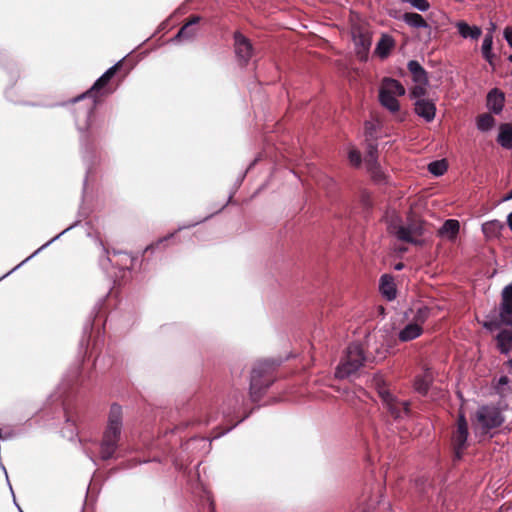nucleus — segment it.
Here are the masks:
<instances>
[{"label":"nucleus","instance_id":"obj_38","mask_svg":"<svg viewBox=\"0 0 512 512\" xmlns=\"http://www.w3.org/2000/svg\"><path fill=\"white\" fill-rule=\"evenodd\" d=\"M501 325H504L503 323H501V318L499 317V320H492V321H486L483 323V326L489 330H493V329H497L499 328Z\"/></svg>","mask_w":512,"mask_h":512},{"label":"nucleus","instance_id":"obj_25","mask_svg":"<svg viewBox=\"0 0 512 512\" xmlns=\"http://www.w3.org/2000/svg\"><path fill=\"white\" fill-rule=\"evenodd\" d=\"M119 68V64H116L109 68L92 86L89 93H94L105 87L108 82L112 79Z\"/></svg>","mask_w":512,"mask_h":512},{"label":"nucleus","instance_id":"obj_7","mask_svg":"<svg viewBox=\"0 0 512 512\" xmlns=\"http://www.w3.org/2000/svg\"><path fill=\"white\" fill-rule=\"evenodd\" d=\"M468 437V423L463 413H460L457 423V429L453 436V444L457 457H460V452L465 448Z\"/></svg>","mask_w":512,"mask_h":512},{"label":"nucleus","instance_id":"obj_21","mask_svg":"<svg viewBox=\"0 0 512 512\" xmlns=\"http://www.w3.org/2000/svg\"><path fill=\"white\" fill-rule=\"evenodd\" d=\"M497 141L502 147H504L506 149H512V126L511 125L502 124L500 126Z\"/></svg>","mask_w":512,"mask_h":512},{"label":"nucleus","instance_id":"obj_45","mask_svg":"<svg viewBox=\"0 0 512 512\" xmlns=\"http://www.w3.org/2000/svg\"><path fill=\"white\" fill-rule=\"evenodd\" d=\"M512 199V191L505 197V200Z\"/></svg>","mask_w":512,"mask_h":512},{"label":"nucleus","instance_id":"obj_3","mask_svg":"<svg viewBox=\"0 0 512 512\" xmlns=\"http://www.w3.org/2000/svg\"><path fill=\"white\" fill-rule=\"evenodd\" d=\"M366 361L367 357L362 346L359 343L350 344L336 368L335 377L345 379L356 375Z\"/></svg>","mask_w":512,"mask_h":512},{"label":"nucleus","instance_id":"obj_10","mask_svg":"<svg viewBox=\"0 0 512 512\" xmlns=\"http://www.w3.org/2000/svg\"><path fill=\"white\" fill-rule=\"evenodd\" d=\"M273 367V363L269 361H260L258 362L251 373V390L259 389L262 386H268L270 384V379L261 382L260 379L263 375L268 373Z\"/></svg>","mask_w":512,"mask_h":512},{"label":"nucleus","instance_id":"obj_24","mask_svg":"<svg viewBox=\"0 0 512 512\" xmlns=\"http://www.w3.org/2000/svg\"><path fill=\"white\" fill-rule=\"evenodd\" d=\"M119 68V64H116L109 68L92 86L89 93H94L105 87L108 82L112 79Z\"/></svg>","mask_w":512,"mask_h":512},{"label":"nucleus","instance_id":"obj_47","mask_svg":"<svg viewBox=\"0 0 512 512\" xmlns=\"http://www.w3.org/2000/svg\"><path fill=\"white\" fill-rule=\"evenodd\" d=\"M165 240H167V237H164V238H162V239H159L158 243H160V242H162V241H165Z\"/></svg>","mask_w":512,"mask_h":512},{"label":"nucleus","instance_id":"obj_48","mask_svg":"<svg viewBox=\"0 0 512 512\" xmlns=\"http://www.w3.org/2000/svg\"><path fill=\"white\" fill-rule=\"evenodd\" d=\"M165 240H167V237H164V238H162V239H159L158 243H160V242H162V241H165Z\"/></svg>","mask_w":512,"mask_h":512},{"label":"nucleus","instance_id":"obj_46","mask_svg":"<svg viewBox=\"0 0 512 512\" xmlns=\"http://www.w3.org/2000/svg\"><path fill=\"white\" fill-rule=\"evenodd\" d=\"M165 240H167V237H164V238H162V239H159L158 243H160V242H162V241H165Z\"/></svg>","mask_w":512,"mask_h":512},{"label":"nucleus","instance_id":"obj_28","mask_svg":"<svg viewBox=\"0 0 512 512\" xmlns=\"http://www.w3.org/2000/svg\"><path fill=\"white\" fill-rule=\"evenodd\" d=\"M393 47V40L389 36H382L379 42L377 43L375 53L378 54L381 58H385L390 50Z\"/></svg>","mask_w":512,"mask_h":512},{"label":"nucleus","instance_id":"obj_4","mask_svg":"<svg viewBox=\"0 0 512 512\" xmlns=\"http://www.w3.org/2000/svg\"><path fill=\"white\" fill-rule=\"evenodd\" d=\"M405 92L404 86L399 81L384 78L379 88V101L383 107L395 113L400 108L397 98L403 96Z\"/></svg>","mask_w":512,"mask_h":512},{"label":"nucleus","instance_id":"obj_16","mask_svg":"<svg viewBox=\"0 0 512 512\" xmlns=\"http://www.w3.org/2000/svg\"><path fill=\"white\" fill-rule=\"evenodd\" d=\"M460 224L457 220L449 219L444 222L442 227L439 229V235L450 241L455 240L459 232Z\"/></svg>","mask_w":512,"mask_h":512},{"label":"nucleus","instance_id":"obj_27","mask_svg":"<svg viewBox=\"0 0 512 512\" xmlns=\"http://www.w3.org/2000/svg\"><path fill=\"white\" fill-rule=\"evenodd\" d=\"M403 21L414 28H427L428 24L425 19L418 13H404Z\"/></svg>","mask_w":512,"mask_h":512},{"label":"nucleus","instance_id":"obj_49","mask_svg":"<svg viewBox=\"0 0 512 512\" xmlns=\"http://www.w3.org/2000/svg\"><path fill=\"white\" fill-rule=\"evenodd\" d=\"M379 310H380L381 313L384 312V308L383 307H379Z\"/></svg>","mask_w":512,"mask_h":512},{"label":"nucleus","instance_id":"obj_35","mask_svg":"<svg viewBox=\"0 0 512 512\" xmlns=\"http://www.w3.org/2000/svg\"><path fill=\"white\" fill-rule=\"evenodd\" d=\"M403 2L410 3L415 9L419 11H427L430 4L427 0H402Z\"/></svg>","mask_w":512,"mask_h":512},{"label":"nucleus","instance_id":"obj_18","mask_svg":"<svg viewBox=\"0 0 512 512\" xmlns=\"http://www.w3.org/2000/svg\"><path fill=\"white\" fill-rule=\"evenodd\" d=\"M456 28L458 29L459 34L463 38H470V39H478L482 31L478 26H470L468 23L464 21H458L455 24Z\"/></svg>","mask_w":512,"mask_h":512},{"label":"nucleus","instance_id":"obj_44","mask_svg":"<svg viewBox=\"0 0 512 512\" xmlns=\"http://www.w3.org/2000/svg\"><path fill=\"white\" fill-rule=\"evenodd\" d=\"M395 268H396L397 270H400V269H402V268H403V264H402V263H399V264H397V265L395 266Z\"/></svg>","mask_w":512,"mask_h":512},{"label":"nucleus","instance_id":"obj_8","mask_svg":"<svg viewBox=\"0 0 512 512\" xmlns=\"http://www.w3.org/2000/svg\"><path fill=\"white\" fill-rule=\"evenodd\" d=\"M499 316L501 323L512 326V285L506 286L502 291Z\"/></svg>","mask_w":512,"mask_h":512},{"label":"nucleus","instance_id":"obj_15","mask_svg":"<svg viewBox=\"0 0 512 512\" xmlns=\"http://www.w3.org/2000/svg\"><path fill=\"white\" fill-rule=\"evenodd\" d=\"M487 106L494 113H500L504 106V94L498 89L491 90L487 96Z\"/></svg>","mask_w":512,"mask_h":512},{"label":"nucleus","instance_id":"obj_40","mask_svg":"<svg viewBox=\"0 0 512 512\" xmlns=\"http://www.w3.org/2000/svg\"><path fill=\"white\" fill-rule=\"evenodd\" d=\"M508 377L507 376H502L499 381H498V386H497V391L498 393L500 394H503L502 390H501V386H505L508 384Z\"/></svg>","mask_w":512,"mask_h":512},{"label":"nucleus","instance_id":"obj_37","mask_svg":"<svg viewBox=\"0 0 512 512\" xmlns=\"http://www.w3.org/2000/svg\"><path fill=\"white\" fill-rule=\"evenodd\" d=\"M492 45H493V35H492V32H490V33H487L484 37L482 47H481L482 52H487V51L492 50Z\"/></svg>","mask_w":512,"mask_h":512},{"label":"nucleus","instance_id":"obj_2","mask_svg":"<svg viewBox=\"0 0 512 512\" xmlns=\"http://www.w3.org/2000/svg\"><path fill=\"white\" fill-rule=\"evenodd\" d=\"M388 219V230L390 233L396 235L399 240L409 242L415 245H421L423 241L421 237L426 232V226L417 218H409L406 225L400 224V220L396 214H393Z\"/></svg>","mask_w":512,"mask_h":512},{"label":"nucleus","instance_id":"obj_13","mask_svg":"<svg viewBox=\"0 0 512 512\" xmlns=\"http://www.w3.org/2000/svg\"><path fill=\"white\" fill-rule=\"evenodd\" d=\"M365 164L368 171L376 180L383 179V173L377 162V150L374 146L370 145L365 157Z\"/></svg>","mask_w":512,"mask_h":512},{"label":"nucleus","instance_id":"obj_39","mask_svg":"<svg viewBox=\"0 0 512 512\" xmlns=\"http://www.w3.org/2000/svg\"><path fill=\"white\" fill-rule=\"evenodd\" d=\"M504 37L508 44L512 47V27H506L504 30Z\"/></svg>","mask_w":512,"mask_h":512},{"label":"nucleus","instance_id":"obj_20","mask_svg":"<svg viewBox=\"0 0 512 512\" xmlns=\"http://www.w3.org/2000/svg\"><path fill=\"white\" fill-rule=\"evenodd\" d=\"M504 225L498 220H491L482 225V231L486 238L493 239L500 235Z\"/></svg>","mask_w":512,"mask_h":512},{"label":"nucleus","instance_id":"obj_19","mask_svg":"<svg viewBox=\"0 0 512 512\" xmlns=\"http://www.w3.org/2000/svg\"><path fill=\"white\" fill-rule=\"evenodd\" d=\"M408 69L415 83L428 84L426 71L417 61H410L408 63Z\"/></svg>","mask_w":512,"mask_h":512},{"label":"nucleus","instance_id":"obj_6","mask_svg":"<svg viewBox=\"0 0 512 512\" xmlns=\"http://www.w3.org/2000/svg\"><path fill=\"white\" fill-rule=\"evenodd\" d=\"M351 36L357 57L362 61L367 60L372 43L370 29L364 24H353Z\"/></svg>","mask_w":512,"mask_h":512},{"label":"nucleus","instance_id":"obj_23","mask_svg":"<svg viewBox=\"0 0 512 512\" xmlns=\"http://www.w3.org/2000/svg\"><path fill=\"white\" fill-rule=\"evenodd\" d=\"M119 68V64H116L109 68L92 86L89 93H94L105 87L108 82L112 79Z\"/></svg>","mask_w":512,"mask_h":512},{"label":"nucleus","instance_id":"obj_12","mask_svg":"<svg viewBox=\"0 0 512 512\" xmlns=\"http://www.w3.org/2000/svg\"><path fill=\"white\" fill-rule=\"evenodd\" d=\"M415 113L424 118L427 122H430L434 119L436 114L435 104L428 99L420 98L415 102Z\"/></svg>","mask_w":512,"mask_h":512},{"label":"nucleus","instance_id":"obj_14","mask_svg":"<svg viewBox=\"0 0 512 512\" xmlns=\"http://www.w3.org/2000/svg\"><path fill=\"white\" fill-rule=\"evenodd\" d=\"M423 333V328L418 323L411 322L407 324L398 334L402 342L412 341Z\"/></svg>","mask_w":512,"mask_h":512},{"label":"nucleus","instance_id":"obj_1","mask_svg":"<svg viewBox=\"0 0 512 512\" xmlns=\"http://www.w3.org/2000/svg\"><path fill=\"white\" fill-rule=\"evenodd\" d=\"M122 408L113 404L109 411L108 424L104 431L101 443V456L103 459H109L117 449L122 429Z\"/></svg>","mask_w":512,"mask_h":512},{"label":"nucleus","instance_id":"obj_42","mask_svg":"<svg viewBox=\"0 0 512 512\" xmlns=\"http://www.w3.org/2000/svg\"><path fill=\"white\" fill-rule=\"evenodd\" d=\"M482 54H483V57L486 59V61H488V63L491 66H494V62H493L494 54L492 53V50L487 51V52H482Z\"/></svg>","mask_w":512,"mask_h":512},{"label":"nucleus","instance_id":"obj_31","mask_svg":"<svg viewBox=\"0 0 512 512\" xmlns=\"http://www.w3.org/2000/svg\"><path fill=\"white\" fill-rule=\"evenodd\" d=\"M494 124V118L488 113L482 114L477 118V128L481 131L490 130Z\"/></svg>","mask_w":512,"mask_h":512},{"label":"nucleus","instance_id":"obj_17","mask_svg":"<svg viewBox=\"0 0 512 512\" xmlns=\"http://www.w3.org/2000/svg\"><path fill=\"white\" fill-rule=\"evenodd\" d=\"M380 291L382 295L389 301L396 297V287L392 277L383 275L380 280Z\"/></svg>","mask_w":512,"mask_h":512},{"label":"nucleus","instance_id":"obj_5","mask_svg":"<svg viewBox=\"0 0 512 512\" xmlns=\"http://www.w3.org/2000/svg\"><path fill=\"white\" fill-rule=\"evenodd\" d=\"M504 422L501 411L493 406H483L476 412L475 430L487 433L490 429L499 427Z\"/></svg>","mask_w":512,"mask_h":512},{"label":"nucleus","instance_id":"obj_26","mask_svg":"<svg viewBox=\"0 0 512 512\" xmlns=\"http://www.w3.org/2000/svg\"><path fill=\"white\" fill-rule=\"evenodd\" d=\"M199 17H193L187 22L178 32L176 38L178 39H191L196 34L195 25L198 23Z\"/></svg>","mask_w":512,"mask_h":512},{"label":"nucleus","instance_id":"obj_11","mask_svg":"<svg viewBox=\"0 0 512 512\" xmlns=\"http://www.w3.org/2000/svg\"><path fill=\"white\" fill-rule=\"evenodd\" d=\"M235 52L238 59L243 63H247L253 55L251 43L241 33H235Z\"/></svg>","mask_w":512,"mask_h":512},{"label":"nucleus","instance_id":"obj_9","mask_svg":"<svg viewBox=\"0 0 512 512\" xmlns=\"http://www.w3.org/2000/svg\"><path fill=\"white\" fill-rule=\"evenodd\" d=\"M383 401L390 412V414L395 418H401L404 415H407L409 412V402L408 401H400L393 397L388 392L382 394Z\"/></svg>","mask_w":512,"mask_h":512},{"label":"nucleus","instance_id":"obj_36","mask_svg":"<svg viewBox=\"0 0 512 512\" xmlns=\"http://www.w3.org/2000/svg\"><path fill=\"white\" fill-rule=\"evenodd\" d=\"M349 161L354 166H359L361 164V155L358 150L355 148H351L348 153Z\"/></svg>","mask_w":512,"mask_h":512},{"label":"nucleus","instance_id":"obj_43","mask_svg":"<svg viewBox=\"0 0 512 512\" xmlns=\"http://www.w3.org/2000/svg\"><path fill=\"white\" fill-rule=\"evenodd\" d=\"M507 221L510 229L512 230V212L508 215Z\"/></svg>","mask_w":512,"mask_h":512},{"label":"nucleus","instance_id":"obj_34","mask_svg":"<svg viewBox=\"0 0 512 512\" xmlns=\"http://www.w3.org/2000/svg\"><path fill=\"white\" fill-rule=\"evenodd\" d=\"M426 86L427 84L416 83V85L411 90V97L417 98V100L423 98L426 93Z\"/></svg>","mask_w":512,"mask_h":512},{"label":"nucleus","instance_id":"obj_22","mask_svg":"<svg viewBox=\"0 0 512 512\" xmlns=\"http://www.w3.org/2000/svg\"><path fill=\"white\" fill-rule=\"evenodd\" d=\"M119 68V64H116L109 68L92 86L89 93H94L105 87L108 82L112 79Z\"/></svg>","mask_w":512,"mask_h":512},{"label":"nucleus","instance_id":"obj_30","mask_svg":"<svg viewBox=\"0 0 512 512\" xmlns=\"http://www.w3.org/2000/svg\"><path fill=\"white\" fill-rule=\"evenodd\" d=\"M498 347L501 352L506 353L512 347V332L503 330L497 335Z\"/></svg>","mask_w":512,"mask_h":512},{"label":"nucleus","instance_id":"obj_33","mask_svg":"<svg viewBox=\"0 0 512 512\" xmlns=\"http://www.w3.org/2000/svg\"><path fill=\"white\" fill-rule=\"evenodd\" d=\"M428 170L435 176L443 175L447 170V164L445 160H438L428 165Z\"/></svg>","mask_w":512,"mask_h":512},{"label":"nucleus","instance_id":"obj_41","mask_svg":"<svg viewBox=\"0 0 512 512\" xmlns=\"http://www.w3.org/2000/svg\"><path fill=\"white\" fill-rule=\"evenodd\" d=\"M482 54H483V57L486 59V61H488V63L491 66H494V62H493L494 54L492 53V50L487 51V52H482Z\"/></svg>","mask_w":512,"mask_h":512},{"label":"nucleus","instance_id":"obj_32","mask_svg":"<svg viewBox=\"0 0 512 512\" xmlns=\"http://www.w3.org/2000/svg\"><path fill=\"white\" fill-rule=\"evenodd\" d=\"M430 308L425 305H420L417 307L415 315L413 317V322L418 323L422 326V324L428 319L430 316Z\"/></svg>","mask_w":512,"mask_h":512},{"label":"nucleus","instance_id":"obj_29","mask_svg":"<svg viewBox=\"0 0 512 512\" xmlns=\"http://www.w3.org/2000/svg\"><path fill=\"white\" fill-rule=\"evenodd\" d=\"M431 381L432 375L427 371L423 375L416 377L414 381V388L417 392L425 394L428 391Z\"/></svg>","mask_w":512,"mask_h":512}]
</instances>
